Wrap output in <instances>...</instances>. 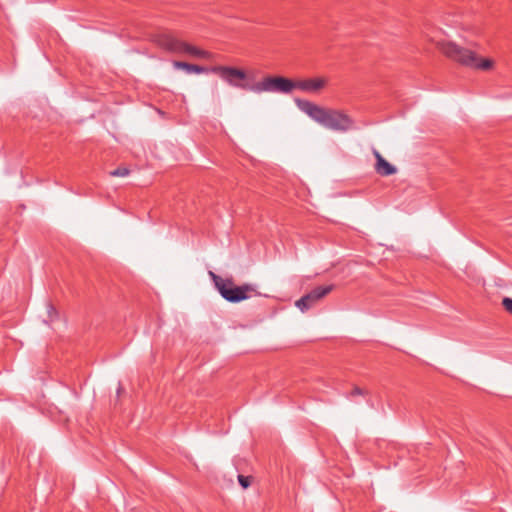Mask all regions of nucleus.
I'll use <instances>...</instances> for the list:
<instances>
[{
    "mask_svg": "<svg viewBox=\"0 0 512 512\" xmlns=\"http://www.w3.org/2000/svg\"><path fill=\"white\" fill-rule=\"evenodd\" d=\"M298 109L326 129L345 133L354 129L355 121L340 109L325 108L309 100L296 98Z\"/></svg>",
    "mask_w": 512,
    "mask_h": 512,
    "instance_id": "nucleus-1",
    "label": "nucleus"
},
{
    "mask_svg": "<svg viewBox=\"0 0 512 512\" xmlns=\"http://www.w3.org/2000/svg\"><path fill=\"white\" fill-rule=\"evenodd\" d=\"M436 46L447 58L469 68L486 71L494 65L491 59H483L475 52L451 41H439Z\"/></svg>",
    "mask_w": 512,
    "mask_h": 512,
    "instance_id": "nucleus-2",
    "label": "nucleus"
},
{
    "mask_svg": "<svg viewBox=\"0 0 512 512\" xmlns=\"http://www.w3.org/2000/svg\"><path fill=\"white\" fill-rule=\"evenodd\" d=\"M208 274L217 291L228 302L238 303L253 296L260 295L256 286L253 284L245 283L243 285L236 286L232 278H222L213 271H209Z\"/></svg>",
    "mask_w": 512,
    "mask_h": 512,
    "instance_id": "nucleus-3",
    "label": "nucleus"
},
{
    "mask_svg": "<svg viewBox=\"0 0 512 512\" xmlns=\"http://www.w3.org/2000/svg\"><path fill=\"white\" fill-rule=\"evenodd\" d=\"M294 90V80L283 76H265L261 81L252 84L251 92L290 94Z\"/></svg>",
    "mask_w": 512,
    "mask_h": 512,
    "instance_id": "nucleus-4",
    "label": "nucleus"
},
{
    "mask_svg": "<svg viewBox=\"0 0 512 512\" xmlns=\"http://www.w3.org/2000/svg\"><path fill=\"white\" fill-rule=\"evenodd\" d=\"M210 71L232 87L251 91L252 84L248 83L247 73L243 69L218 65L211 67Z\"/></svg>",
    "mask_w": 512,
    "mask_h": 512,
    "instance_id": "nucleus-5",
    "label": "nucleus"
},
{
    "mask_svg": "<svg viewBox=\"0 0 512 512\" xmlns=\"http://www.w3.org/2000/svg\"><path fill=\"white\" fill-rule=\"evenodd\" d=\"M334 289V285L318 286L296 301V306L305 312Z\"/></svg>",
    "mask_w": 512,
    "mask_h": 512,
    "instance_id": "nucleus-6",
    "label": "nucleus"
},
{
    "mask_svg": "<svg viewBox=\"0 0 512 512\" xmlns=\"http://www.w3.org/2000/svg\"><path fill=\"white\" fill-rule=\"evenodd\" d=\"M328 84L326 77H313L294 80V89L301 90L305 93L318 94Z\"/></svg>",
    "mask_w": 512,
    "mask_h": 512,
    "instance_id": "nucleus-7",
    "label": "nucleus"
},
{
    "mask_svg": "<svg viewBox=\"0 0 512 512\" xmlns=\"http://www.w3.org/2000/svg\"><path fill=\"white\" fill-rule=\"evenodd\" d=\"M43 323L54 333L61 332L66 327V320L51 302L46 304V316L43 318Z\"/></svg>",
    "mask_w": 512,
    "mask_h": 512,
    "instance_id": "nucleus-8",
    "label": "nucleus"
},
{
    "mask_svg": "<svg viewBox=\"0 0 512 512\" xmlns=\"http://www.w3.org/2000/svg\"><path fill=\"white\" fill-rule=\"evenodd\" d=\"M376 158L375 171L381 176L393 175L397 172L395 166L390 164L377 150L373 151Z\"/></svg>",
    "mask_w": 512,
    "mask_h": 512,
    "instance_id": "nucleus-9",
    "label": "nucleus"
},
{
    "mask_svg": "<svg viewBox=\"0 0 512 512\" xmlns=\"http://www.w3.org/2000/svg\"><path fill=\"white\" fill-rule=\"evenodd\" d=\"M157 42L162 48L179 54L182 40L177 39L170 34H161L159 35Z\"/></svg>",
    "mask_w": 512,
    "mask_h": 512,
    "instance_id": "nucleus-10",
    "label": "nucleus"
},
{
    "mask_svg": "<svg viewBox=\"0 0 512 512\" xmlns=\"http://www.w3.org/2000/svg\"><path fill=\"white\" fill-rule=\"evenodd\" d=\"M179 54H188L192 57L210 59L212 54L187 42L182 41Z\"/></svg>",
    "mask_w": 512,
    "mask_h": 512,
    "instance_id": "nucleus-11",
    "label": "nucleus"
},
{
    "mask_svg": "<svg viewBox=\"0 0 512 512\" xmlns=\"http://www.w3.org/2000/svg\"><path fill=\"white\" fill-rule=\"evenodd\" d=\"M173 66L177 69H183L187 73L200 74V73H204L206 71V68H204L202 66L190 64V63H186V62H181V61H175L173 63Z\"/></svg>",
    "mask_w": 512,
    "mask_h": 512,
    "instance_id": "nucleus-12",
    "label": "nucleus"
},
{
    "mask_svg": "<svg viewBox=\"0 0 512 512\" xmlns=\"http://www.w3.org/2000/svg\"><path fill=\"white\" fill-rule=\"evenodd\" d=\"M130 173V170L126 167H119L113 171H111L109 174L112 177H125L128 176Z\"/></svg>",
    "mask_w": 512,
    "mask_h": 512,
    "instance_id": "nucleus-13",
    "label": "nucleus"
},
{
    "mask_svg": "<svg viewBox=\"0 0 512 512\" xmlns=\"http://www.w3.org/2000/svg\"><path fill=\"white\" fill-rule=\"evenodd\" d=\"M238 482L242 488L246 489L251 485V477L240 474L238 475Z\"/></svg>",
    "mask_w": 512,
    "mask_h": 512,
    "instance_id": "nucleus-14",
    "label": "nucleus"
},
{
    "mask_svg": "<svg viewBox=\"0 0 512 512\" xmlns=\"http://www.w3.org/2000/svg\"><path fill=\"white\" fill-rule=\"evenodd\" d=\"M368 394V391L358 387V386H355L352 391L350 392V394L348 395V397L350 398H353L355 396H365Z\"/></svg>",
    "mask_w": 512,
    "mask_h": 512,
    "instance_id": "nucleus-15",
    "label": "nucleus"
},
{
    "mask_svg": "<svg viewBox=\"0 0 512 512\" xmlns=\"http://www.w3.org/2000/svg\"><path fill=\"white\" fill-rule=\"evenodd\" d=\"M502 305L504 307V309L512 315V298H509V297H505L503 300H502Z\"/></svg>",
    "mask_w": 512,
    "mask_h": 512,
    "instance_id": "nucleus-16",
    "label": "nucleus"
},
{
    "mask_svg": "<svg viewBox=\"0 0 512 512\" xmlns=\"http://www.w3.org/2000/svg\"><path fill=\"white\" fill-rule=\"evenodd\" d=\"M123 388L122 386L119 384V387L117 389V394L120 395V393L122 392Z\"/></svg>",
    "mask_w": 512,
    "mask_h": 512,
    "instance_id": "nucleus-17",
    "label": "nucleus"
}]
</instances>
